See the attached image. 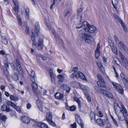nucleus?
Here are the masks:
<instances>
[{"mask_svg":"<svg viewBox=\"0 0 128 128\" xmlns=\"http://www.w3.org/2000/svg\"><path fill=\"white\" fill-rule=\"evenodd\" d=\"M114 108L119 120L121 121L125 120L127 126H128V114L127 111L124 106L121 105L120 106L117 104H115Z\"/></svg>","mask_w":128,"mask_h":128,"instance_id":"nucleus-1","label":"nucleus"},{"mask_svg":"<svg viewBox=\"0 0 128 128\" xmlns=\"http://www.w3.org/2000/svg\"><path fill=\"white\" fill-rule=\"evenodd\" d=\"M14 3V7L13 11L14 12V14L15 15L17 16L19 24L21 26L22 24V21L21 18H20V16L18 14V13L19 12V5L18 3L17 0H13Z\"/></svg>","mask_w":128,"mask_h":128,"instance_id":"nucleus-2","label":"nucleus"},{"mask_svg":"<svg viewBox=\"0 0 128 128\" xmlns=\"http://www.w3.org/2000/svg\"><path fill=\"white\" fill-rule=\"evenodd\" d=\"M114 88L118 92L121 94L124 93L123 89L120 84L114 82H112Z\"/></svg>","mask_w":128,"mask_h":128,"instance_id":"nucleus-3","label":"nucleus"},{"mask_svg":"<svg viewBox=\"0 0 128 128\" xmlns=\"http://www.w3.org/2000/svg\"><path fill=\"white\" fill-rule=\"evenodd\" d=\"M16 63H17L16 67H15V66L13 64H11V65L14 70H17L19 73H20L21 72H22V67L20 63L18 62L17 60L16 61Z\"/></svg>","mask_w":128,"mask_h":128,"instance_id":"nucleus-4","label":"nucleus"},{"mask_svg":"<svg viewBox=\"0 0 128 128\" xmlns=\"http://www.w3.org/2000/svg\"><path fill=\"white\" fill-rule=\"evenodd\" d=\"M30 79L32 82V84H31V86L35 94L36 95V92L38 86L36 83L35 82L34 76H30Z\"/></svg>","mask_w":128,"mask_h":128,"instance_id":"nucleus-5","label":"nucleus"},{"mask_svg":"<svg viewBox=\"0 0 128 128\" xmlns=\"http://www.w3.org/2000/svg\"><path fill=\"white\" fill-rule=\"evenodd\" d=\"M120 76L124 86L128 89V79L122 72H121L120 73Z\"/></svg>","mask_w":128,"mask_h":128,"instance_id":"nucleus-6","label":"nucleus"},{"mask_svg":"<svg viewBox=\"0 0 128 128\" xmlns=\"http://www.w3.org/2000/svg\"><path fill=\"white\" fill-rule=\"evenodd\" d=\"M88 34H86L85 33L84 31L82 30H80L79 32V36L81 40H84L85 42L87 38V36H88Z\"/></svg>","mask_w":128,"mask_h":128,"instance_id":"nucleus-7","label":"nucleus"},{"mask_svg":"<svg viewBox=\"0 0 128 128\" xmlns=\"http://www.w3.org/2000/svg\"><path fill=\"white\" fill-rule=\"evenodd\" d=\"M88 28L85 29V31L87 32L92 33L98 31L96 27L90 25L88 27Z\"/></svg>","mask_w":128,"mask_h":128,"instance_id":"nucleus-8","label":"nucleus"},{"mask_svg":"<svg viewBox=\"0 0 128 128\" xmlns=\"http://www.w3.org/2000/svg\"><path fill=\"white\" fill-rule=\"evenodd\" d=\"M120 55L124 66L126 68L128 69V60L126 59L122 55V53H120Z\"/></svg>","mask_w":128,"mask_h":128,"instance_id":"nucleus-9","label":"nucleus"},{"mask_svg":"<svg viewBox=\"0 0 128 128\" xmlns=\"http://www.w3.org/2000/svg\"><path fill=\"white\" fill-rule=\"evenodd\" d=\"M102 94H103L104 95L106 96L107 97L109 98L112 99L113 98V96L112 94L110 92L106 90H104Z\"/></svg>","mask_w":128,"mask_h":128,"instance_id":"nucleus-10","label":"nucleus"},{"mask_svg":"<svg viewBox=\"0 0 128 128\" xmlns=\"http://www.w3.org/2000/svg\"><path fill=\"white\" fill-rule=\"evenodd\" d=\"M76 120L78 123L81 126H83L84 125V123L82 120L80 119L79 116L78 114H76L75 115Z\"/></svg>","mask_w":128,"mask_h":128,"instance_id":"nucleus-11","label":"nucleus"},{"mask_svg":"<svg viewBox=\"0 0 128 128\" xmlns=\"http://www.w3.org/2000/svg\"><path fill=\"white\" fill-rule=\"evenodd\" d=\"M1 109L2 111H6L7 112H9L10 110L9 106L5 104H4L2 106Z\"/></svg>","mask_w":128,"mask_h":128,"instance_id":"nucleus-12","label":"nucleus"},{"mask_svg":"<svg viewBox=\"0 0 128 128\" xmlns=\"http://www.w3.org/2000/svg\"><path fill=\"white\" fill-rule=\"evenodd\" d=\"M40 28L38 23H36L35 26L34 30L37 36H38L40 34Z\"/></svg>","mask_w":128,"mask_h":128,"instance_id":"nucleus-13","label":"nucleus"},{"mask_svg":"<svg viewBox=\"0 0 128 128\" xmlns=\"http://www.w3.org/2000/svg\"><path fill=\"white\" fill-rule=\"evenodd\" d=\"M100 44L99 43H98L97 44L96 50L95 52V56L96 58L100 56Z\"/></svg>","mask_w":128,"mask_h":128,"instance_id":"nucleus-14","label":"nucleus"},{"mask_svg":"<svg viewBox=\"0 0 128 128\" xmlns=\"http://www.w3.org/2000/svg\"><path fill=\"white\" fill-rule=\"evenodd\" d=\"M110 46L112 50L115 54H117V49L116 47L114 46V44L113 42H111L110 43Z\"/></svg>","mask_w":128,"mask_h":128,"instance_id":"nucleus-15","label":"nucleus"},{"mask_svg":"<svg viewBox=\"0 0 128 128\" xmlns=\"http://www.w3.org/2000/svg\"><path fill=\"white\" fill-rule=\"evenodd\" d=\"M61 88L62 89H64L68 93L69 92L71 89L66 84H63L61 86Z\"/></svg>","mask_w":128,"mask_h":128,"instance_id":"nucleus-16","label":"nucleus"},{"mask_svg":"<svg viewBox=\"0 0 128 128\" xmlns=\"http://www.w3.org/2000/svg\"><path fill=\"white\" fill-rule=\"evenodd\" d=\"M95 121H96V123L99 126H103L104 125V122L100 118L98 119Z\"/></svg>","mask_w":128,"mask_h":128,"instance_id":"nucleus-17","label":"nucleus"},{"mask_svg":"<svg viewBox=\"0 0 128 128\" xmlns=\"http://www.w3.org/2000/svg\"><path fill=\"white\" fill-rule=\"evenodd\" d=\"M88 36H87V38L85 41L86 42L89 43L90 42L94 41V38L92 36L88 34Z\"/></svg>","mask_w":128,"mask_h":128,"instance_id":"nucleus-18","label":"nucleus"},{"mask_svg":"<svg viewBox=\"0 0 128 128\" xmlns=\"http://www.w3.org/2000/svg\"><path fill=\"white\" fill-rule=\"evenodd\" d=\"M21 120L23 122L26 124H28L30 121L29 118L24 116L22 117Z\"/></svg>","mask_w":128,"mask_h":128,"instance_id":"nucleus-19","label":"nucleus"},{"mask_svg":"<svg viewBox=\"0 0 128 128\" xmlns=\"http://www.w3.org/2000/svg\"><path fill=\"white\" fill-rule=\"evenodd\" d=\"M11 77L14 80L16 81L18 79V76L17 73H13L11 75Z\"/></svg>","mask_w":128,"mask_h":128,"instance_id":"nucleus-20","label":"nucleus"},{"mask_svg":"<svg viewBox=\"0 0 128 128\" xmlns=\"http://www.w3.org/2000/svg\"><path fill=\"white\" fill-rule=\"evenodd\" d=\"M56 98L57 99L62 100L64 97L63 94H60L58 92L56 94H55Z\"/></svg>","mask_w":128,"mask_h":128,"instance_id":"nucleus-21","label":"nucleus"},{"mask_svg":"<svg viewBox=\"0 0 128 128\" xmlns=\"http://www.w3.org/2000/svg\"><path fill=\"white\" fill-rule=\"evenodd\" d=\"M46 118L48 122L52 120V116L51 113L50 112H47L46 115Z\"/></svg>","mask_w":128,"mask_h":128,"instance_id":"nucleus-22","label":"nucleus"},{"mask_svg":"<svg viewBox=\"0 0 128 128\" xmlns=\"http://www.w3.org/2000/svg\"><path fill=\"white\" fill-rule=\"evenodd\" d=\"M37 125L42 128H48V126L47 124L42 122H39L37 124Z\"/></svg>","mask_w":128,"mask_h":128,"instance_id":"nucleus-23","label":"nucleus"},{"mask_svg":"<svg viewBox=\"0 0 128 128\" xmlns=\"http://www.w3.org/2000/svg\"><path fill=\"white\" fill-rule=\"evenodd\" d=\"M77 75L79 76L80 78L85 80H86V77L83 74L80 72H78L77 73Z\"/></svg>","mask_w":128,"mask_h":128,"instance_id":"nucleus-24","label":"nucleus"},{"mask_svg":"<svg viewBox=\"0 0 128 128\" xmlns=\"http://www.w3.org/2000/svg\"><path fill=\"white\" fill-rule=\"evenodd\" d=\"M82 25L83 28H84L85 31V29L87 28H88V27L90 26L89 24L86 21L82 23Z\"/></svg>","mask_w":128,"mask_h":128,"instance_id":"nucleus-25","label":"nucleus"},{"mask_svg":"<svg viewBox=\"0 0 128 128\" xmlns=\"http://www.w3.org/2000/svg\"><path fill=\"white\" fill-rule=\"evenodd\" d=\"M95 116L96 114L94 112H90V117L91 118V120L92 122H93V120L95 121L96 120Z\"/></svg>","mask_w":128,"mask_h":128,"instance_id":"nucleus-26","label":"nucleus"},{"mask_svg":"<svg viewBox=\"0 0 128 128\" xmlns=\"http://www.w3.org/2000/svg\"><path fill=\"white\" fill-rule=\"evenodd\" d=\"M94 89L98 92L102 94L104 89L100 88L97 86H95L94 87Z\"/></svg>","mask_w":128,"mask_h":128,"instance_id":"nucleus-27","label":"nucleus"},{"mask_svg":"<svg viewBox=\"0 0 128 128\" xmlns=\"http://www.w3.org/2000/svg\"><path fill=\"white\" fill-rule=\"evenodd\" d=\"M96 64L98 66L100 70L101 71H103L104 69L103 67L102 66V65L100 61H98L96 62Z\"/></svg>","mask_w":128,"mask_h":128,"instance_id":"nucleus-28","label":"nucleus"},{"mask_svg":"<svg viewBox=\"0 0 128 128\" xmlns=\"http://www.w3.org/2000/svg\"><path fill=\"white\" fill-rule=\"evenodd\" d=\"M97 76L98 79V81L96 83L98 85H100V84H99V83H100V82L102 81H103L104 80L103 78L100 74H98Z\"/></svg>","mask_w":128,"mask_h":128,"instance_id":"nucleus-29","label":"nucleus"},{"mask_svg":"<svg viewBox=\"0 0 128 128\" xmlns=\"http://www.w3.org/2000/svg\"><path fill=\"white\" fill-rule=\"evenodd\" d=\"M2 43L4 44H6L8 43V40L6 37L5 36H2Z\"/></svg>","mask_w":128,"mask_h":128,"instance_id":"nucleus-30","label":"nucleus"},{"mask_svg":"<svg viewBox=\"0 0 128 128\" xmlns=\"http://www.w3.org/2000/svg\"><path fill=\"white\" fill-rule=\"evenodd\" d=\"M99 84H100V85H98V86L102 87L104 88H106V86L104 80L100 82Z\"/></svg>","mask_w":128,"mask_h":128,"instance_id":"nucleus-31","label":"nucleus"},{"mask_svg":"<svg viewBox=\"0 0 128 128\" xmlns=\"http://www.w3.org/2000/svg\"><path fill=\"white\" fill-rule=\"evenodd\" d=\"M58 78L59 80V81L62 82L64 80V77L61 74L58 76Z\"/></svg>","mask_w":128,"mask_h":128,"instance_id":"nucleus-32","label":"nucleus"},{"mask_svg":"<svg viewBox=\"0 0 128 128\" xmlns=\"http://www.w3.org/2000/svg\"><path fill=\"white\" fill-rule=\"evenodd\" d=\"M7 104L8 105L10 106L13 107L14 108L16 107V105L13 102L11 101H8V102Z\"/></svg>","mask_w":128,"mask_h":128,"instance_id":"nucleus-33","label":"nucleus"},{"mask_svg":"<svg viewBox=\"0 0 128 128\" xmlns=\"http://www.w3.org/2000/svg\"><path fill=\"white\" fill-rule=\"evenodd\" d=\"M10 98L11 100H13L14 102L16 101L19 100L18 98L16 96H14L13 95L10 96Z\"/></svg>","mask_w":128,"mask_h":128,"instance_id":"nucleus-34","label":"nucleus"},{"mask_svg":"<svg viewBox=\"0 0 128 128\" xmlns=\"http://www.w3.org/2000/svg\"><path fill=\"white\" fill-rule=\"evenodd\" d=\"M120 23L121 24L125 32H128V30L127 28L126 27V25L122 21H120Z\"/></svg>","mask_w":128,"mask_h":128,"instance_id":"nucleus-35","label":"nucleus"},{"mask_svg":"<svg viewBox=\"0 0 128 128\" xmlns=\"http://www.w3.org/2000/svg\"><path fill=\"white\" fill-rule=\"evenodd\" d=\"M79 86L80 87L81 89L84 90H88L89 88L86 86L82 84H79Z\"/></svg>","mask_w":128,"mask_h":128,"instance_id":"nucleus-36","label":"nucleus"},{"mask_svg":"<svg viewBox=\"0 0 128 128\" xmlns=\"http://www.w3.org/2000/svg\"><path fill=\"white\" fill-rule=\"evenodd\" d=\"M74 100L76 101L78 104V107L79 108H81V105L80 104V102L78 98H74Z\"/></svg>","mask_w":128,"mask_h":128,"instance_id":"nucleus-37","label":"nucleus"},{"mask_svg":"<svg viewBox=\"0 0 128 128\" xmlns=\"http://www.w3.org/2000/svg\"><path fill=\"white\" fill-rule=\"evenodd\" d=\"M39 95H38V99L37 100H36V104L37 105L38 107H40L41 106H42V103L40 102L39 99V97H40L39 96Z\"/></svg>","mask_w":128,"mask_h":128,"instance_id":"nucleus-38","label":"nucleus"},{"mask_svg":"<svg viewBox=\"0 0 128 128\" xmlns=\"http://www.w3.org/2000/svg\"><path fill=\"white\" fill-rule=\"evenodd\" d=\"M14 109L20 113L23 114L24 113V112L22 109H20V108L18 107L17 106Z\"/></svg>","mask_w":128,"mask_h":128,"instance_id":"nucleus-39","label":"nucleus"},{"mask_svg":"<svg viewBox=\"0 0 128 128\" xmlns=\"http://www.w3.org/2000/svg\"><path fill=\"white\" fill-rule=\"evenodd\" d=\"M111 117L112 120L114 123L115 126L117 127L118 126V124L117 122L116 119L112 116H111Z\"/></svg>","mask_w":128,"mask_h":128,"instance_id":"nucleus-40","label":"nucleus"},{"mask_svg":"<svg viewBox=\"0 0 128 128\" xmlns=\"http://www.w3.org/2000/svg\"><path fill=\"white\" fill-rule=\"evenodd\" d=\"M118 47L120 48H122L123 46L125 45L124 42L121 41L120 42L117 44Z\"/></svg>","mask_w":128,"mask_h":128,"instance_id":"nucleus-41","label":"nucleus"},{"mask_svg":"<svg viewBox=\"0 0 128 128\" xmlns=\"http://www.w3.org/2000/svg\"><path fill=\"white\" fill-rule=\"evenodd\" d=\"M84 94L85 95L88 101L89 102H90L91 101V99L89 94H88L87 92H84Z\"/></svg>","mask_w":128,"mask_h":128,"instance_id":"nucleus-42","label":"nucleus"},{"mask_svg":"<svg viewBox=\"0 0 128 128\" xmlns=\"http://www.w3.org/2000/svg\"><path fill=\"white\" fill-rule=\"evenodd\" d=\"M70 77L72 78H78V75L76 73L74 72L70 76Z\"/></svg>","mask_w":128,"mask_h":128,"instance_id":"nucleus-43","label":"nucleus"},{"mask_svg":"<svg viewBox=\"0 0 128 128\" xmlns=\"http://www.w3.org/2000/svg\"><path fill=\"white\" fill-rule=\"evenodd\" d=\"M7 118L5 116L3 115L0 113V119L2 120L3 121H5Z\"/></svg>","mask_w":128,"mask_h":128,"instance_id":"nucleus-44","label":"nucleus"},{"mask_svg":"<svg viewBox=\"0 0 128 128\" xmlns=\"http://www.w3.org/2000/svg\"><path fill=\"white\" fill-rule=\"evenodd\" d=\"M29 8H26V12H25V14H26V17L27 18H27H28V16L29 15Z\"/></svg>","mask_w":128,"mask_h":128,"instance_id":"nucleus-45","label":"nucleus"},{"mask_svg":"<svg viewBox=\"0 0 128 128\" xmlns=\"http://www.w3.org/2000/svg\"><path fill=\"white\" fill-rule=\"evenodd\" d=\"M4 73L6 75V78H8L9 77L8 72L7 70V68L6 70H4Z\"/></svg>","mask_w":128,"mask_h":128,"instance_id":"nucleus-46","label":"nucleus"},{"mask_svg":"<svg viewBox=\"0 0 128 128\" xmlns=\"http://www.w3.org/2000/svg\"><path fill=\"white\" fill-rule=\"evenodd\" d=\"M38 45L44 46L43 44V40L42 39H40L38 40Z\"/></svg>","mask_w":128,"mask_h":128,"instance_id":"nucleus-47","label":"nucleus"},{"mask_svg":"<svg viewBox=\"0 0 128 128\" xmlns=\"http://www.w3.org/2000/svg\"><path fill=\"white\" fill-rule=\"evenodd\" d=\"M114 37L116 43L117 44L120 42L119 41V40L118 38L117 37L116 35H114Z\"/></svg>","mask_w":128,"mask_h":128,"instance_id":"nucleus-48","label":"nucleus"},{"mask_svg":"<svg viewBox=\"0 0 128 128\" xmlns=\"http://www.w3.org/2000/svg\"><path fill=\"white\" fill-rule=\"evenodd\" d=\"M50 77L52 83L53 84H54L55 83V80L54 76H53L52 75H51V76H50Z\"/></svg>","mask_w":128,"mask_h":128,"instance_id":"nucleus-49","label":"nucleus"},{"mask_svg":"<svg viewBox=\"0 0 128 128\" xmlns=\"http://www.w3.org/2000/svg\"><path fill=\"white\" fill-rule=\"evenodd\" d=\"M48 122L50 124L53 126H54L56 125L55 124L54 122L52 121V120H51L50 121H49Z\"/></svg>","mask_w":128,"mask_h":128,"instance_id":"nucleus-50","label":"nucleus"},{"mask_svg":"<svg viewBox=\"0 0 128 128\" xmlns=\"http://www.w3.org/2000/svg\"><path fill=\"white\" fill-rule=\"evenodd\" d=\"M123 49L124 51L126 53H128V49L127 47L124 45L122 48Z\"/></svg>","mask_w":128,"mask_h":128,"instance_id":"nucleus-51","label":"nucleus"},{"mask_svg":"<svg viewBox=\"0 0 128 128\" xmlns=\"http://www.w3.org/2000/svg\"><path fill=\"white\" fill-rule=\"evenodd\" d=\"M32 34L31 37V38L32 41H34L35 40V34L33 32H32Z\"/></svg>","mask_w":128,"mask_h":128,"instance_id":"nucleus-52","label":"nucleus"},{"mask_svg":"<svg viewBox=\"0 0 128 128\" xmlns=\"http://www.w3.org/2000/svg\"><path fill=\"white\" fill-rule=\"evenodd\" d=\"M44 47V46L38 45L37 46L38 49L39 50H42Z\"/></svg>","mask_w":128,"mask_h":128,"instance_id":"nucleus-53","label":"nucleus"},{"mask_svg":"<svg viewBox=\"0 0 128 128\" xmlns=\"http://www.w3.org/2000/svg\"><path fill=\"white\" fill-rule=\"evenodd\" d=\"M71 12V10H68L66 12L65 14L64 15L65 16H66L68 14H70Z\"/></svg>","mask_w":128,"mask_h":128,"instance_id":"nucleus-54","label":"nucleus"},{"mask_svg":"<svg viewBox=\"0 0 128 128\" xmlns=\"http://www.w3.org/2000/svg\"><path fill=\"white\" fill-rule=\"evenodd\" d=\"M76 109V107L74 106H72L70 107L69 110L71 111H74Z\"/></svg>","mask_w":128,"mask_h":128,"instance_id":"nucleus-55","label":"nucleus"},{"mask_svg":"<svg viewBox=\"0 0 128 128\" xmlns=\"http://www.w3.org/2000/svg\"><path fill=\"white\" fill-rule=\"evenodd\" d=\"M114 17H115V18L116 19L118 20L119 22L120 23V21H122L121 19H120L116 15H114Z\"/></svg>","mask_w":128,"mask_h":128,"instance_id":"nucleus-56","label":"nucleus"},{"mask_svg":"<svg viewBox=\"0 0 128 128\" xmlns=\"http://www.w3.org/2000/svg\"><path fill=\"white\" fill-rule=\"evenodd\" d=\"M81 20L80 21V23L78 25V26H76V28H80L82 27V23H81Z\"/></svg>","mask_w":128,"mask_h":128,"instance_id":"nucleus-57","label":"nucleus"},{"mask_svg":"<svg viewBox=\"0 0 128 128\" xmlns=\"http://www.w3.org/2000/svg\"><path fill=\"white\" fill-rule=\"evenodd\" d=\"M54 38H55L56 40V41H58L59 38L58 37V36L57 34L56 33H54Z\"/></svg>","mask_w":128,"mask_h":128,"instance_id":"nucleus-58","label":"nucleus"},{"mask_svg":"<svg viewBox=\"0 0 128 128\" xmlns=\"http://www.w3.org/2000/svg\"><path fill=\"white\" fill-rule=\"evenodd\" d=\"M83 10V9L82 8H79L78 10V12H77V14H78V16L80 14V13Z\"/></svg>","mask_w":128,"mask_h":128,"instance_id":"nucleus-59","label":"nucleus"},{"mask_svg":"<svg viewBox=\"0 0 128 128\" xmlns=\"http://www.w3.org/2000/svg\"><path fill=\"white\" fill-rule=\"evenodd\" d=\"M30 76H34L35 73L33 70H31L30 71Z\"/></svg>","mask_w":128,"mask_h":128,"instance_id":"nucleus-60","label":"nucleus"},{"mask_svg":"<svg viewBox=\"0 0 128 128\" xmlns=\"http://www.w3.org/2000/svg\"><path fill=\"white\" fill-rule=\"evenodd\" d=\"M71 126L72 128H76V124L75 122H74L73 124H71Z\"/></svg>","mask_w":128,"mask_h":128,"instance_id":"nucleus-61","label":"nucleus"},{"mask_svg":"<svg viewBox=\"0 0 128 128\" xmlns=\"http://www.w3.org/2000/svg\"><path fill=\"white\" fill-rule=\"evenodd\" d=\"M6 57L7 60L10 59L12 58V56L8 54H6Z\"/></svg>","mask_w":128,"mask_h":128,"instance_id":"nucleus-62","label":"nucleus"},{"mask_svg":"<svg viewBox=\"0 0 128 128\" xmlns=\"http://www.w3.org/2000/svg\"><path fill=\"white\" fill-rule=\"evenodd\" d=\"M98 115L100 117H102L103 116V114L102 112L100 111H99L98 112Z\"/></svg>","mask_w":128,"mask_h":128,"instance_id":"nucleus-63","label":"nucleus"},{"mask_svg":"<svg viewBox=\"0 0 128 128\" xmlns=\"http://www.w3.org/2000/svg\"><path fill=\"white\" fill-rule=\"evenodd\" d=\"M78 70V68L77 67H74L72 70V71L76 73Z\"/></svg>","mask_w":128,"mask_h":128,"instance_id":"nucleus-64","label":"nucleus"}]
</instances>
